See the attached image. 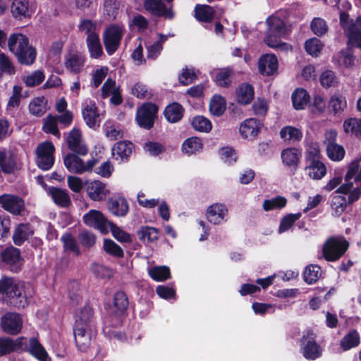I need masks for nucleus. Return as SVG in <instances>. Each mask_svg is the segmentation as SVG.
<instances>
[{"label": "nucleus", "instance_id": "nucleus-51", "mask_svg": "<svg viewBox=\"0 0 361 361\" xmlns=\"http://www.w3.org/2000/svg\"><path fill=\"white\" fill-rule=\"evenodd\" d=\"M343 127L345 133L356 136L361 135V118H348L344 121Z\"/></svg>", "mask_w": 361, "mask_h": 361}, {"label": "nucleus", "instance_id": "nucleus-31", "mask_svg": "<svg viewBox=\"0 0 361 361\" xmlns=\"http://www.w3.org/2000/svg\"><path fill=\"white\" fill-rule=\"evenodd\" d=\"M108 208L115 216H124L128 212V204L123 197L111 198L108 201Z\"/></svg>", "mask_w": 361, "mask_h": 361}, {"label": "nucleus", "instance_id": "nucleus-8", "mask_svg": "<svg viewBox=\"0 0 361 361\" xmlns=\"http://www.w3.org/2000/svg\"><path fill=\"white\" fill-rule=\"evenodd\" d=\"M143 6L147 11L157 17L172 20L175 16L173 5L167 6L163 0H145Z\"/></svg>", "mask_w": 361, "mask_h": 361}, {"label": "nucleus", "instance_id": "nucleus-13", "mask_svg": "<svg viewBox=\"0 0 361 361\" xmlns=\"http://www.w3.org/2000/svg\"><path fill=\"white\" fill-rule=\"evenodd\" d=\"M23 324L21 316L16 312H7L1 319L2 330L11 335L18 334L23 328Z\"/></svg>", "mask_w": 361, "mask_h": 361}, {"label": "nucleus", "instance_id": "nucleus-29", "mask_svg": "<svg viewBox=\"0 0 361 361\" xmlns=\"http://www.w3.org/2000/svg\"><path fill=\"white\" fill-rule=\"evenodd\" d=\"M133 149V143L126 141L116 142L112 148V155L119 161H123L128 159Z\"/></svg>", "mask_w": 361, "mask_h": 361}, {"label": "nucleus", "instance_id": "nucleus-4", "mask_svg": "<svg viewBox=\"0 0 361 361\" xmlns=\"http://www.w3.org/2000/svg\"><path fill=\"white\" fill-rule=\"evenodd\" d=\"M268 29L266 32L264 42L270 47L276 48L282 46L280 39L286 33V27L283 21L276 17L270 16L267 19ZM286 44H283L285 46Z\"/></svg>", "mask_w": 361, "mask_h": 361}, {"label": "nucleus", "instance_id": "nucleus-23", "mask_svg": "<svg viewBox=\"0 0 361 361\" xmlns=\"http://www.w3.org/2000/svg\"><path fill=\"white\" fill-rule=\"evenodd\" d=\"M85 190L88 197L94 201L103 200L109 194L106 185L99 180L87 183Z\"/></svg>", "mask_w": 361, "mask_h": 361}, {"label": "nucleus", "instance_id": "nucleus-22", "mask_svg": "<svg viewBox=\"0 0 361 361\" xmlns=\"http://www.w3.org/2000/svg\"><path fill=\"white\" fill-rule=\"evenodd\" d=\"M82 115L86 125L90 128H94L99 124V113L94 102L85 101L82 109Z\"/></svg>", "mask_w": 361, "mask_h": 361}, {"label": "nucleus", "instance_id": "nucleus-32", "mask_svg": "<svg viewBox=\"0 0 361 361\" xmlns=\"http://www.w3.org/2000/svg\"><path fill=\"white\" fill-rule=\"evenodd\" d=\"M48 192L54 203L61 207H68L71 204L68 192L65 189L51 187Z\"/></svg>", "mask_w": 361, "mask_h": 361}, {"label": "nucleus", "instance_id": "nucleus-37", "mask_svg": "<svg viewBox=\"0 0 361 361\" xmlns=\"http://www.w3.org/2000/svg\"><path fill=\"white\" fill-rule=\"evenodd\" d=\"M254 98V89L252 85L243 83L236 90V100L241 104H247Z\"/></svg>", "mask_w": 361, "mask_h": 361}, {"label": "nucleus", "instance_id": "nucleus-19", "mask_svg": "<svg viewBox=\"0 0 361 361\" xmlns=\"http://www.w3.org/2000/svg\"><path fill=\"white\" fill-rule=\"evenodd\" d=\"M20 350L22 351V350ZM23 350L28 352L39 361H47L48 357L46 350L35 337L30 338L28 341L24 338Z\"/></svg>", "mask_w": 361, "mask_h": 361}, {"label": "nucleus", "instance_id": "nucleus-3", "mask_svg": "<svg viewBox=\"0 0 361 361\" xmlns=\"http://www.w3.org/2000/svg\"><path fill=\"white\" fill-rule=\"evenodd\" d=\"M348 242L343 236H334L326 240L322 247V257L328 262L338 260L347 251Z\"/></svg>", "mask_w": 361, "mask_h": 361}, {"label": "nucleus", "instance_id": "nucleus-25", "mask_svg": "<svg viewBox=\"0 0 361 361\" xmlns=\"http://www.w3.org/2000/svg\"><path fill=\"white\" fill-rule=\"evenodd\" d=\"M260 129V123L255 118H247L240 126L239 131L245 139L252 140L255 137Z\"/></svg>", "mask_w": 361, "mask_h": 361}, {"label": "nucleus", "instance_id": "nucleus-21", "mask_svg": "<svg viewBox=\"0 0 361 361\" xmlns=\"http://www.w3.org/2000/svg\"><path fill=\"white\" fill-rule=\"evenodd\" d=\"M18 169L15 154L6 149H0V171L5 174L13 173Z\"/></svg>", "mask_w": 361, "mask_h": 361}, {"label": "nucleus", "instance_id": "nucleus-26", "mask_svg": "<svg viewBox=\"0 0 361 361\" xmlns=\"http://www.w3.org/2000/svg\"><path fill=\"white\" fill-rule=\"evenodd\" d=\"M258 68L263 75H271L278 69V60L275 55L267 54L262 56L258 62Z\"/></svg>", "mask_w": 361, "mask_h": 361}, {"label": "nucleus", "instance_id": "nucleus-6", "mask_svg": "<svg viewBox=\"0 0 361 361\" xmlns=\"http://www.w3.org/2000/svg\"><path fill=\"white\" fill-rule=\"evenodd\" d=\"M78 155L75 153H68L63 158L65 166L71 173L81 174L85 172H90L98 163V160L95 158H92L85 162Z\"/></svg>", "mask_w": 361, "mask_h": 361}, {"label": "nucleus", "instance_id": "nucleus-46", "mask_svg": "<svg viewBox=\"0 0 361 361\" xmlns=\"http://www.w3.org/2000/svg\"><path fill=\"white\" fill-rule=\"evenodd\" d=\"M226 110V101L220 95H214L210 100L209 111L215 116H221Z\"/></svg>", "mask_w": 361, "mask_h": 361}, {"label": "nucleus", "instance_id": "nucleus-35", "mask_svg": "<svg viewBox=\"0 0 361 361\" xmlns=\"http://www.w3.org/2000/svg\"><path fill=\"white\" fill-rule=\"evenodd\" d=\"M328 104L329 108L334 115L342 114L347 108L345 97L339 92L333 94Z\"/></svg>", "mask_w": 361, "mask_h": 361}, {"label": "nucleus", "instance_id": "nucleus-64", "mask_svg": "<svg viewBox=\"0 0 361 361\" xmlns=\"http://www.w3.org/2000/svg\"><path fill=\"white\" fill-rule=\"evenodd\" d=\"M44 80V75L41 71H36L23 78V81L28 87L39 85Z\"/></svg>", "mask_w": 361, "mask_h": 361}, {"label": "nucleus", "instance_id": "nucleus-52", "mask_svg": "<svg viewBox=\"0 0 361 361\" xmlns=\"http://www.w3.org/2000/svg\"><path fill=\"white\" fill-rule=\"evenodd\" d=\"M191 125L195 130L203 133L209 132L212 128L211 121L202 116L194 117L191 121Z\"/></svg>", "mask_w": 361, "mask_h": 361}, {"label": "nucleus", "instance_id": "nucleus-16", "mask_svg": "<svg viewBox=\"0 0 361 361\" xmlns=\"http://www.w3.org/2000/svg\"><path fill=\"white\" fill-rule=\"evenodd\" d=\"M0 204L3 209L15 215L20 214L25 208L23 200L11 194L0 195Z\"/></svg>", "mask_w": 361, "mask_h": 361}, {"label": "nucleus", "instance_id": "nucleus-53", "mask_svg": "<svg viewBox=\"0 0 361 361\" xmlns=\"http://www.w3.org/2000/svg\"><path fill=\"white\" fill-rule=\"evenodd\" d=\"M280 135L284 140L295 142L302 138V133L295 127L286 126L281 130Z\"/></svg>", "mask_w": 361, "mask_h": 361}, {"label": "nucleus", "instance_id": "nucleus-34", "mask_svg": "<svg viewBox=\"0 0 361 361\" xmlns=\"http://www.w3.org/2000/svg\"><path fill=\"white\" fill-rule=\"evenodd\" d=\"M92 309L89 306L84 307L76 316L75 327L92 329Z\"/></svg>", "mask_w": 361, "mask_h": 361}, {"label": "nucleus", "instance_id": "nucleus-56", "mask_svg": "<svg viewBox=\"0 0 361 361\" xmlns=\"http://www.w3.org/2000/svg\"><path fill=\"white\" fill-rule=\"evenodd\" d=\"M109 226L111 229L113 236L121 243H130L132 242L131 236L129 233L123 231L120 227L117 226L112 222L109 223Z\"/></svg>", "mask_w": 361, "mask_h": 361}, {"label": "nucleus", "instance_id": "nucleus-10", "mask_svg": "<svg viewBox=\"0 0 361 361\" xmlns=\"http://www.w3.org/2000/svg\"><path fill=\"white\" fill-rule=\"evenodd\" d=\"M123 36V29L111 25L104 33V44L109 55H112L118 49Z\"/></svg>", "mask_w": 361, "mask_h": 361}, {"label": "nucleus", "instance_id": "nucleus-36", "mask_svg": "<svg viewBox=\"0 0 361 361\" xmlns=\"http://www.w3.org/2000/svg\"><path fill=\"white\" fill-rule=\"evenodd\" d=\"M305 170L309 177L314 180H320L326 173V166L322 161H311Z\"/></svg>", "mask_w": 361, "mask_h": 361}, {"label": "nucleus", "instance_id": "nucleus-33", "mask_svg": "<svg viewBox=\"0 0 361 361\" xmlns=\"http://www.w3.org/2000/svg\"><path fill=\"white\" fill-rule=\"evenodd\" d=\"M300 156V152L295 148H288L281 152L283 163L293 170L298 168Z\"/></svg>", "mask_w": 361, "mask_h": 361}, {"label": "nucleus", "instance_id": "nucleus-58", "mask_svg": "<svg viewBox=\"0 0 361 361\" xmlns=\"http://www.w3.org/2000/svg\"><path fill=\"white\" fill-rule=\"evenodd\" d=\"M287 200L284 197L278 196L270 200H266L263 202V209L265 211H270L276 209H281L286 206Z\"/></svg>", "mask_w": 361, "mask_h": 361}, {"label": "nucleus", "instance_id": "nucleus-40", "mask_svg": "<svg viewBox=\"0 0 361 361\" xmlns=\"http://www.w3.org/2000/svg\"><path fill=\"white\" fill-rule=\"evenodd\" d=\"M47 101L44 97L34 98L29 104V111L36 117H41L47 110Z\"/></svg>", "mask_w": 361, "mask_h": 361}, {"label": "nucleus", "instance_id": "nucleus-15", "mask_svg": "<svg viewBox=\"0 0 361 361\" xmlns=\"http://www.w3.org/2000/svg\"><path fill=\"white\" fill-rule=\"evenodd\" d=\"M10 11L12 17L20 21L30 18L33 13L29 0H13L10 5Z\"/></svg>", "mask_w": 361, "mask_h": 361}, {"label": "nucleus", "instance_id": "nucleus-20", "mask_svg": "<svg viewBox=\"0 0 361 361\" xmlns=\"http://www.w3.org/2000/svg\"><path fill=\"white\" fill-rule=\"evenodd\" d=\"M1 258L3 262L11 267L12 271H18L20 269L22 264V259L20 250L13 246L6 247L1 252Z\"/></svg>", "mask_w": 361, "mask_h": 361}, {"label": "nucleus", "instance_id": "nucleus-48", "mask_svg": "<svg viewBox=\"0 0 361 361\" xmlns=\"http://www.w3.org/2000/svg\"><path fill=\"white\" fill-rule=\"evenodd\" d=\"M58 118L56 116H53L51 115L47 116L44 119V123L42 126V130L46 133H51L60 139L61 135L59 133V130L58 128Z\"/></svg>", "mask_w": 361, "mask_h": 361}, {"label": "nucleus", "instance_id": "nucleus-62", "mask_svg": "<svg viewBox=\"0 0 361 361\" xmlns=\"http://www.w3.org/2000/svg\"><path fill=\"white\" fill-rule=\"evenodd\" d=\"M300 216V213L289 214L284 216L281 221L279 232L281 233L288 231Z\"/></svg>", "mask_w": 361, "mask_h": 361}, {"label": "nucleus", "instance_id": "nucleus-17", "mask_svg": "<svg viewBox=\"0 0 361 361\" xmlns=\"http://www.w3.org/2000/svg\"><path fill=\"white\" fill-rule=\"evenodd\" d=\"M84 223L90 227L99 229L102 233L106 232L109 223L103 214L95 209H92L83 216Z\"/></svg>", "mask_w": 361, "mask_h": 361}, {"label": "nucleus", "instance_id": "nucleus-28", "mask_svg": "<svg viewBox=\"0 0 361 361\" xmlns=\"http://www.w3.org/2000/svg\"><path fill=\"white\" fill-rule=\"evenodd\" d=\"M23 337L15 340L10 338H0V356L9 354L13 351L23 350Z\"/></svg>", "mask_w": 361, "mask_h": 361}, {"label": "nucleus", "instance_id": "nucleus-14", "mask_svg": "<svg viewBox=\"0 0 361 361\" xmlns=\"http://www.w3.org/2000/svg\"><path fill=\"white\" fill-rule=\"evenodd\" d=\"M303 356L307 360H314L322 355V349L315 341V336L312 331H307L301 339Z\"/></svg>", "mask_w": 361, "mask_h": 361}, {"label": "nucleus", "instance_id": "nucleus-24", "mask_svg": "<svg viewBox=\"0 0 361 361\" xmlns=\"http://www.w3.org/2000/svg\"><path fill=\"white\" fill-rule=\"evenodd\" d=\"M228 209L224 204L216 203L208 207L207 210V218L208 221L214 224H220L226 221Z\"/></svg>", "mask_w": 361, "mask_h": 361}, {"label": "nucleus", "instance_id": "nucleus-57", "mask_svg": "<svg viewBox=\"0 0 361 361\" xmlns=\"http://www.w3.org/2000/svg\"><path fill=\"white\" fill-rule=\"evenodd\" d=\"M149 276L157 281H165L170 278V270L167 267H155L149 270Z\"/></svg>", "mask_w": 361, "mask_h": 361}, {"label": "nucleus", "instance_id": "nucleus-43", "mask_svg": "<svg viewBox=\"0 0 361 361\" xmlns=\"http://www.w3.org/2000/svg\"><path fill=\"white\" fill-rule=\"evenodd\" d=\"M87 45L92 58L97 59L103 54L99 34H92L87 37Z\"/></svg>", "mask_w": 361, "mask_h": 361}, {"label": "nucleus", "instance_id": "nucleus-42", "mask_svg": "<svg viewBox=\"0 0 361 361\" xmlns=\"http://www.w3.org/2000/svg\"><path fill=\"white\" fill-rule=\"evenodd\" d=\"M310 101V96L302 88L296 89L292 94V102L297 110L303 109Z\"/></svg>", "mask_w": 361, "mask_h": 361}, {"label": "nucleus", "instance_id": "nucleus-61", "mask_svg": "<svg viewBox=\"0 0 361 361\" xmlns=\"http://www.w3.org/2000/svg\"><path fill=\"white\" fill-rule=\"evenodd\" d=\"M103 247L106 252L114 257H121L123 255L121 247L112 240H104Z\"/></svg>", "mask_w": 361, "mask_h": 361}, {"label": "nucleus", "instance_id": "nucleus-63", "mask_svg": "<svg viewBox=\"0 0 361 361\" xmlns=\"http://www.w3.org/2000/svg\"><path fill=\"white\" fill-rule=\"evenodd\" d=\"M323 44L317 38H312L306 41L305 48L306 51L312 55L317 56L321 51Z\"/></svg>", "mask_w": 361, "mask_h": 361}, {"label": "nucleus", "instance_id": "nucleus-54", "mask_svg": "<svg viewBox=\"0 0 361 361\" xmlns=\"http://www.w3.org/2000/svg\"><path fill=\"white\" fill-rule=\"evenodd\" d=\"M321 276L320 267L317 265L310 264L305 268L303 274L304 280L309 284L315 283Z\"/></svg>", "mask_w": 361, "mask_h": 361}, {"label": "nucleus", "instance_id": "nucleus-45", "mask_svg": "<svg viewBox=\"0 0 361 361\" xmlns=\"http://www.w3.org/2000/svg\"><path fill=\"white\" fill-rule=\"evenodd\" d=\"M202 148L201 140L197 137H189L182 145V151L188 155L200 152Z\"/></svg>", "mask_w": 361, "mask_h": 361}, {"label": "nucleus", "instance_id": "nucleus-18", "mask_svg": "<svg viewBox=\"0 0 361 361\" xmlns=\"http://www.w3.org/2000/svg\"><path fill=\"white\" fill-rule=\"evenodd\" d=\"M85 56L80 51H71L64 57V66L71 73H80L85 66Z\"/></svg>", "mask_w": 361, "mask_h": 361}, {"label": "nucleus", "instance_id": "nucleus-60", "mask_svg": "<svg viewBox=\"0 0 361 361\" xmlns=\"http://www.w3.org/2000/svg\"><path fill=\"white\" fill-rule=\"evenodd\" d=\"M14 73L15 68L11 60L4 53H0V75Z\"/></svg>", "mask_w": 361, "mask_h": 361}, {"label": "nucleus", "instance_id": "nucleus-39", "mask_svg": "<svg viewBox=\"0 0 361 361\" xmlns=\"http://www.w3.org/2000/svg\"><path fill=\"white\" fill-rule=\"evenodd\" d=\"M360 336L357 331L350 330L340 341L341 348L344 350H348L359 345Z\"/></svg>", "mask_w": 361, "mask_h": 361}, {"label": "nucleus", "instance_id": "nucleus-2", "mask_svg": "<svg viewBox=\"0 0 361 361\" xmlns=\"http://www.w3.org/2000/svg\"><path fill=\"white\" fill-rule=\"evenodd\" d=\"M9 50L16 56L19 63L31 65L36 59L35 49L30 45L28 38L21 33H13L8 39Z\"/></svg>", "mask_w": 361, "mask_h": 361}, {"label": "nucleus", "instance_id": "nucleus-7", "mask_svg": "<svg viewBox=\"0 0 361 361\" xmlns=\"http://www.w3.org/2000/svg\"><path fill=\"white\" fill-rule=\"evenodd\" d=\"M55 147L51 142H44L36 149V162L39 168L47 171L50 169L54 163V153Z\"/></svg>", "mask_w": 361, "mask_h": 361}, {"label": "nucleus", "instance_id": "nucleus-49", "mask_svg": "<svg viewBox=\"0 0 361 361\" xmlns=\"http://www.w3.org/2000/svg\"><path fill=\"white\" fill-rule=\"evenodd\" d=\"M61 240L63 243V247L65 252H71L76 255H79L80 254V248L77 245L76 240L71 233H64L61 236Z\"/></svg>", "mask_w": 361, "mask_h": 361}, {"label": "nucleus", "instance_id": "nucleus-27", "mask_svg": "<svg viewBox=\"0 0 361 361\" xmlns=\"http://www.w3.org/2000/svg\"><path fill=\"white\" fill-rule=\"evenodd\" d=\"M234 73L230 68H218L212 72L215 83L221 87H228L233 80Z\"/></svg>", "mask_w": 361, "mask_h": 361}, {"label": "nucleus", "instance_id": "nucleus-11", "mask_svg": "<svg viewBox=\"0 0 361 361\" xmlns=\"http://www.w3.org/2000/svg\"><path fill=\"white\" fill-rule=\"evenodd\" d=\"M345 183L343 184L336 192H347L353 186V182L361 181V157L353 161L345 176Z\"/></svg>", "mask_w": 361, "mask_h": 361}, {"label": "nucleus", "instance_id": "nucleus-12", "mask_svg": "<svg viewBox=\"0 0 361 361\" xmlns=\"http://www.w3.org/2000/svg\"><path fill=\"white\" fill-rule=\"evenodd\" d=\"M157 110V106L153 104H143L137 111L136 120L138 125L144 128L150 129L154 125Z\"/></svg>", "mask_w": 361, "mask_h": 361}, {"label": "nucleus", "instance_id": "nucleus-50", "mask_svg": "<svg viewBox=\"0 0 361 361\" xmlns=\"http://www.w3.org/2000/svg\"><path fill=\"white\" fill-rule=\"evenodd\" d=\"M347 201L345 196L336 195L332 198L331 207L333 215L339 216L345 211Z\"/></svg>", "mask_w": 361, "mask_h": 361}, {"label": "nucleus", "instance_id": "nucleus-44", "mask_svg": "<svg viewBox=\"0 0 361 361\" xmlns=\"http://www.w3.org/2000/svg\"><path fill=\"white\" fill-rule=\"evenodd\" d=\"M32 233L28 224H19L16 228L13 240L16 245H21Z\"/></svg>", "mask_w": 361, "mask_h": 361}, {"label": "nucleus", "instance_id": "nucleus-55", "mask_svg": "<svg viewBox=\"0 0 361 361\" xmlns=\"http://www.w3.org/2000/svg\"><path fill=\"white\" fill-rule=\"evenodd\" d=\"M137 234L140 240L144 243H152L159 238L157 230L152 227H143L138 231Z\"/></svg>", "mask_w": 361, "mask_h": 361}, {"label": "nucleus", "instance_id": "nucleus-30", "mask_svg": "<svg viewBox=\"0 0 361 361\" xmlns=\"http://www.w3.org/2000/svg\"><path fill=\"white\" fill-rule=\"evenodd\" d=\"M92 329L75 327V341L78 348L85 351L90 344Z\"/></svg>", "mask_w": 361, "mask_h": 361}, {"label": "nucleus", "instance_id": "nucleus-1", "mask_svg": "<svg viewBox=\"0 0 361 361\" xmlns=\"http://www.w3.org/2000/svg\"><path fill=\"white\" fill-rule=\"evenodd\" d=\"M33 293V288L28 283L6 276L0 279V294L6 295L11 303L17 308L27 306L28 299L32 297Z\"/></svg>", "mask_w": 361, "mask_h": 361}, {"label": "nucleus", "instance_id": "nucleus-5", "mask_svg": "<svg viewBox=\"0 0 361 361\" xmlns=\"http://www.w3.org/2000/svg\"><path fill=\"white\" fill-rule=\"evenodd\" d=\"M340 24L348 37L349 43L361 49V16L354 20L349 19L348 13L341 12Z\"/></svg>", "mask_w": 361, "mask_h": 361}, {"label": "nucleus", "instance_id": "nucleus-38", "mask_svg": "<svg viewBox=\"0 0 361 361\" xmlns=\"http://www.w3.org/2000/svg\"><path fill=\"white\" fill-rule=\"evenodd\" d=\"M183 106L176 102L168 105L164 110V116L170 123L179 121L183 115Z\"/></svg>", "mask_w": 361, "mask_h": 361}, {"label": "nucleus", "instance_id": "nucleus-9", "mask_svg": "<svg viewBox=\"0 0 361 361\" xmlns=\"http://www.w3.org/2000/svg\"><path fill=\"white\" fill-rule=\"evenodd\" d=\"M66 141L68 149L75 154L84 156L88 152V147L78 128H73L66 135Z\"/></svg>", "mask_w": 361, "mask_h": 361}, {"label": "nucleus", "instance_id": "nucleus-41", "mask_svg": "<svg viewBox=\"0 0 361 361\" xmlns=\"http://www.w3.org/2000/svg\"><path fill=\"white\" fill-rule=\"evenodd\" d=\"M167 39V35L159 34V40L147 46V58L151 60L157 59L163 49V43L166 42Z\"/></svg>", "mask_w": 361, "mask_h": 361}, {"label": "nucleus", "instance_id": "nucleus-59", "mask_svg": "<svg viewBox=\"0 0 361 361\" xmlns=\"http://www.w3.org/2000/svg\"><path fill=\"white\" fill-rule=\"evenodd\" d=\"M310 27L313 33L319 37L324 35L328 31L326 22L321 18H313Z\"/></svg>", "mask_w": 361, "mask_h": 361}, {"label": "nucleus", "instance_id": "nucleus-47", "mask_svg": "<svg viewBox=\"0 0 361 361\" xmlns=\"http://www.w3.org/2000/svg\"><path fill=\"white\" fill-rule=\"evenodd\" d=\"M214 13L213 8L207 5H197L195 8V16L199 21H212Z\"/></svg>", "mask_w": 361, "mask_h": 361}]
</instances>
